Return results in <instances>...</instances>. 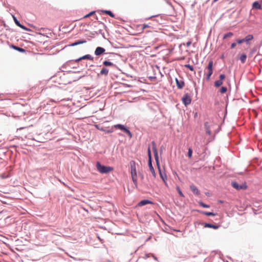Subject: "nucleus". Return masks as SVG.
Returning a JSON list of instances; mask_svg holds the SVG:
<instances>
[{
  "label": "nucleus",
  "mask_w": 262,
  "mask_h": 262,
  "mask_svg": "<svg viewBox=\"0 0 262 262\" xmlns=\"http://www.w3.org/2000/svg\"><path fill=\"white\" fill-rule=\"evenodd\" d=\"M245 42V40H244V39H238L237 40V42L238 43V44H241L243 42Z\"/></svg>",
  "instance_id": "38"
},
{
  "label": "nucleus",
  "mask_w": 262,
  "mask_h": 262,
  "mask_svg": "<svg viewBox=\"0 0 262 262\" xmlns=\"http://www.w3.org/2000/svg\"><path fill=\"white\" fill-rule=\"evenodd\" d=\"M158 169L159 171V173H160L161 178L163 181L165 185L167 186V183H166L167 176H166V173L164 172H162L160 167L159 168H158Z\"/></svg>",
  "instance_id": "9"
},
{
  "label": "nucleus",
  "mask_w": 262,
  "mask_h": 262,
  "mask_svg": "<svg viewBox=\"0 0 262 262\" xmlns=\"http://www.w3.org/2000/svg\"><path fill=\"white\" fill-rule=\"evenodd\" d=\"M199 204L201 206H202L203 208H209L210 207L209 205L205 204L202 202H200Z\"/></svg>",
  "instance_id": "31"
},
{
  "label": "nucleus",
  "mask_w": 262,
  "mask_h": 262,
  "mask_svg": "<svg viewBox=\"0 0 262 262\" xmlns=\"http://www.w3.org/2000/svg\"><path fill=\"white\" fill-rule=\"evenodd\" d=\"M176 189H177L178 192L180 194V195L182 197H184V195L183 193H182V192L181 191L180 187L179 186H177Z\"/></svg>",
  "instance_id": "32"
},
{
  "label": "nucleus",
  "mask_w": 262,
  "mask_h": 262,
  "mask_svg": "<svg viewBox=\"0 0 262 262\" xmlns=\"http://www.w3.org/2000/svg\"><path fill=\"white\" fill-rule=\"evenodd\" d=\"M205 227L211 228L214 229H217L219 228V226L216 225H214L209 223H206L204 225Z\"/></svg>",
  "instance_id": "17"
},
{
  "label": "nucleus",
  "mask_w": 262,
  "mask_h": 262,
  "mask_svg": "<svg viewBox=\"0 0 262 262\" xmlns=\"http://www.w3.org/2000/svg\"><path fill=\"white\" fill-rule=\"evenodd\" d=\"M246 58L247 56L245 54H242L240 57V60L243 63L245 62Z\"/></svg>",
  "instance_id": "27"
},
{
  "label": "nucleus",
  "mask_w": 262,
  "mask_h": 262,
  "mask_svg": "<svg viewBox=\"0 0 262 262\" xmlns=\"http://www.w3.org/2000/svg\"><path fill=\"white\" fill-rule=\"evenodd\" d=\"M108 73V70L106 68H103L100 72V74L102 75L107 76Z\"/></svg>",
  "instance_id": "16"
},
{
  "label": "nucleus",
  "mask_w": 262,
  "mask_h": 262,
  "mask_svg": "<svg viewBox=\"0 0 262 262\" xmlns=\"http://www.w3.org/2000/svg\"><path fill=\"white\" fill-rule=\"evenodd\" d=\"M223 84V81L221 80H218L215 81L214 85L215 86L218 88Z\"/></svg>",
  "instance_id": "25"
},
{
  "label": "nucleus",
  "mask_w": 262,
  "mask_h": 262,
  "mask_svg": "<svg viewBox=\"0 0 262 262\" xmlns=\"http://www.w3.org/2000/svg\"><path fill=\"white\" fill-rule=\"evenodd\" d=\"M83 59H88V60L93 61L94 58L91 55L87 54V55H84V56L79 58L77 59H76L75 61L77 62H79Z\"/></svg>",
  "instance_id": "8"
},
{
  "label": "nucleus",
  "mask_w": 262,
  "mask_h": 262,
  "mask_svg": "<svg viewBox=\"0 0 262 262\" xmlns=\"http://www.w3.org/2000/svg\"><path fill=\"white\" fill-rule=\"evenodd\" d=\"M192 150L191 148H189L188 151V156L189 158H191L192 157Z\"/></svg>",
  "instance_id": "33"
},
{
  "label": "nucleus",
  "mask_w": 262,
  "mask_h": 262,
  "mask_svg": "<svg viewBox=\"0 0 262 262\" xmlns=\"http://www.w3.org/2000/svg\"><path fill=\"white\" fill-rule=\"evenodd\" d=\"M148 165H149V170H150V171L151 172V173H152V176H153L154 177H156V173H155V171L154 168V167H152V164H151V160H149V163H148Z\"/></svg>",
  "instance_id": "15"
},
{
  "label": "nucleus",
  "mask_w": 262,
  "mask_h": 262,
  "mask_svg": "<svg viewBox=\"0 0 262 262\" xmlns=\"http://www.w3.org/2000/svg\"><path fill=\"white\" fill-rule=\"evenodd\" d=\"M201 213L206 215L207 216H215L216 215V213L210 212H206V211H201Z\"/></svg>",
  "instance_id": "23"
},
{
  "label": "nucleus",
  "mask_w": 262,
  "mask_h": 262,
  "mask_svg": "<svg viewBox=\"0 0 262 262\" xmlns=\"http://www.w3.org/2000/svg\"><path fill=\"white\" fill-rule=\"evenodd\" d=\"M137 27H141V32H143L145 28H148L149 26L147 24H144L143 25H138Z\"/></svg>",
  "instance_id": "28"
},
{
  "label": "nucleus",
  "mask_w": 262,
  "mask_h": 262,
  "mask_svg": "<svg viewBox=\"0 0 262 262\" xmlns=\"http://www.w3.org/2000/svg\"><path fill=\"white\" fill-rule=\"evenodd\" d=\"M213 61L211 60L209 61L208 67H207V70L208 72L206 74V80L207 81H209L210 79V77L212 75L213 73Z\"/></svg>",
  "instance_id": "3"
},
{
  "label": "nucleus",
  "mask_w": 262,
  "mask_h": 262,
  "mask_svg": "<svg viewBox=\"0 0 262 262\" xmlns=\"http://www.w3.org/2000/svg\"><path fill=\"white\" fill-rule=\"evenodd\" d=\"M130 164L132 179L135 185L137 187V174L136 168V163L134 161H132Z\"/></svg>",
  "instance_id": "1"
},
{
  "label": "nucleus",
  "mask_w": 262,
  "mask_h": 262,
  "mask_svg": "<svg viewBox=\"0 0 262 262\" xmlns=\"http://www.w3.org/2000/svg\"><path fill=\"white\" fill-rule=\"evenodd\" d=\"M86 42V41L85 40H78V41L73 43L71 45V46H77V45H78L84 43Z\"/></svg>",
  "instance_id": "21"
},
{
  "label": "nucleus",
  "mask_w": 262,
  "mask_h": 262,
  "mask_svg": "<svg viewBox=\"0 0 262 262\" xmlns=\"http://www.w3.org/2000/svg\"><path fill=\"white\" fill-rule=\"evenodd\" d=\"M103 64L105 67H114L115 66L113 62L107 60L103 61Z\"/></svg>",
  "instance_id": "19"
},
{
  "label": "nucleus",
  "mask_w": 262,
  "mask_h": 262,
  "mask_svg": "<svg viewBox=\"0 0 262 262\" xmlns=\"http://www.w3.org/2000/svg\"><path fill=\"white\" fill-rule=\"evenodd\" d=\"M176 81L177 83V85L179 89H182L184 86V82L182 80H178L177 79H176Z\"/></svg>",
  "instance_id": "13"
},
{
  "label": "nucleus",
  "mask_w": 262,
  "mask_h": 262,
  "mask_svg": "<svg viewBox=\"0 0 262 262\" xmlns=\"http://www.w3.org/2000/svg\"><path fill=\"white\" fill-rule=\"evenodd\" d=\"M14 21H15L16 25L17 26L19 27L20 28L23 29L25 30H27V29L25 26H24L23 25H22L20 24V23L17 20V19L15 17L14 18Z\"/></svg>",
  "instance_id": "18"
},
{
  "label": "nucleus",
  "mask_w": 262,
  "mask_h": 262,
  "mask_svg": "<svg viewBox=\"0 0 262 262\" xmlns=\"http://www.w3.org/2000/svg\"><path fill=\"white\" fill-rule=\"evenodd\" d=\"M253 8L257 9H261V5L258 2H255L252 4Z\"/></svg>",
  "instance_id": "20"
},
{
  "label": "nucleus",
  "mask_w": 262,
  "mask_h": 262,
  "mask_svg": "<svg viewBox=\"0 0 262 262\" xmlns=\"http://www.w3.org/2000/svg\"><path fill=\"white\" fill-rule=\"evenodd\" d=\"M105 50L103 48L98 47L96 48V49L95 51V54L96 56H99V55L103 54L105 52Z\"/></svg>",
  "instance_id": "11"
},
{
  "label": "nucleus",
  "mask_w": 262,
  "mask_h": 262,
  "mask_svg": "<svg viewBox=\"0 0 262 262\" xmlns=\"http://www.w3.org/2000/svg\"><path fill=\"white\" fill-rule=\"evenodd\" d=\"M212 125L211 124H209V123L207 122H205L204 124V127L206 130V133L209 135H211V131L210 129L212 127Z\"/></svg>",
  "instance_id": "10"
},
{
  "label": "nucleus",
  "mask_w": 262,
  "mask_h": 262,
  "mask_svg": "<svg viewBox=\"0 0 262 262\" xmlns=\"http://www.w3.org/2000/svg\"><path fill=\"white\" fill-rule=\"evenodd\" d=\"M96 166L98 171L101 173H107L113 170V167L102 165L99 162L96 163Z\"/></svg>",
  "instance_id": "2"
},
{
  "label": "nucleus",
  "mask_w": 262,
  "mask_h": 262,
  "mask_svg": "<svg viewBox=\"0 0 262 262\" xmlns=\"http://www.w3.org/2000/svg\"><path fill=\"white\" fill-rule=\"evenodd\" d=\"M94 13H95V11H92V12H90V13L85 15L84 16V18L88 17L92 15Z\"/></svg>",
  "instance_id": "36"
},
{
  "label": "nucleus",
  "mask_w": 262,
  "mask_h": 262,
  "mask_svg": "<svg viewBox=\"0 0 262 262\" xmlns=\"http://www.w3.org/2000/svg\"><path fill=\"white\" fill-rule=\"evenodd\" d=\"M114 126L115 128L119 129L124 131L128 135L130 138H132L133 136L132 133L127 128H125L123 125L118 124L115 125Z\"/></svg>",
  "instance_id": "5"
},
{
  "label": "nucleus",
  "mask_w": 262,
  "mask_h": 262,
  "mask_svg": "<svg viewBox=\"0 0 262 262\" xmlns=\"http://www.w3.org/2000/svg\"><path fill=\"white\" fill-rule=\"evenodd\" d=\"M191 44V41H188L187 43H186V46L187 47H189Z\"/></svg>",
  "instance_id": "40"
},
{
  "label": "nucleus",
  "mask_w": 262,
  "mask_h": 262,
  "mask_svg": "<svg viewBox=\"0 0 262 262\" xmlns=\"http://www.w3.org/2000/svg\"><path fill=\"white\" fill-rule=\"evenodd\" d=\"M227 89L226 87L222 86L221 88L220 92L221 94H224L227 92Z\"/></svg>",
  "instance_id": "30"
},
{
  "label": "nucleus",
  "mask_w": 262,
  "mask_h": 262,
  "mask_svg": "<svg viewBox=\"0 0 262 262\" xmlns=\"http://www.w3.org/2000/svg\"><path fill=\"white\" fill-rule=\"evenodd\" d=\"M222 58H224V55H223L222 56Z\"/></svg>",
  "instance_id": "42"
},
{
  "label": "nucleus",
  "mask_w": 262,
  "mask_h": 262,
  "mask_svg": "<svg viewBox=\"0 0 262 262\" xmlns=\"http://www.w3.org/2000/svg\"><path fill=\"white\" fill-rule=\"evenodd\" d=\"M148 204H152V202L148 200H142L141 201H140L138 205H139V206H141L145 205Z\"/></svg>",
  "instance_id": "14"
},
{
  "label": "nucleus",
  "mask_w": 262,
  "mask_h": 262,
  "mask_svg": "<svg viewBox=\"0 0 262 262\" xmlns=\"http://www.w3.org/2000/svg\"><path fill=\"white\" fill-rule=\"evenodd\" d=\"M236 43L233 42L231 45V49H233V48H234L236 47Z\"/></svg>",
  "instance_id": "39"
},
{
  "label": "nucleus",
  "mask_w": 262,
  "mask_h": 262,
  "mask_svg": "<svg viewBox=\"0 0 262 262\" xmlns=\"http://www.w3.org/2000/svg\"><path fill=\"white\" fill-rule=\"evenodd\" d=\"M182 101L185 105L187 106V105L190 104L191 102V99L188 94H185L183 96Z\"/></svg>",
  "instance_id": "6"
},
{
  "label": "nucleus",
  "mask_w": 262,
  "mask_h": 262,
  "mask_svg": "<svg viewBox=\"0 0 262 262\" xmlns=\"http://www.w3.org/2000/svg\"><path fill=\"white\" fill-rule=\"evenodd\" d=\"M219 0H213V2L215 3V2H216L217 1H218Z\"/></svg>",
  "instance_id": "41"
},
{
  "label": "nucleus",
  "mask_w": 262,
  "mask_h": 262,
  "mask_svg": "<svg viewBox=\"0 0 262 262\" xmlns=\"http://www.w3.org/2000/svg\"><path fill=\"white\" fill-rule=\"evenodd\" d=\"M148 158H149V160H151V151H150V149L149 147H148Z\"/></svg>",
  "instance_id": "35"
},
{
  "label": "nucleus",
  "mask_w": 262,
  "mask_h": 262,
  "mask_svg": "<svg viewBox=\"0 0 262 262\" xmlns=\"http://www.w3.org/2000/svg\"><path fill=\"white\" fill-rule=\"evenodd\" d=\"M233 33L232 32H228L225 34H224L223 36V39H226L228 37H230L233 36Z\"/></svg>",
  "instance_id": "29"
},
{
  "label": "nucleus",
  "mask_w": 262,
  "mask_h": 262,
  "mask_svg": "<svg viewBox=\"0 0 262 262\" xmlns=\"http://www.w3.org/2000/svg\"><path fill=\"white\" fill-rule=\"evenodd\" d=\"M225 75H224V74H221V75H220V80H222V81H223V80H224V79H225Z\"/></svg>",
  "instance_id": "37"
},
{
  "label": "nucleus",
  "mask_w": 262,
  "mask_h": 262,
  "mask_svg": "<svg viewBox=\"0 0 262 262\" xmlns=\"http://www.w3.org/2000/svg\"><path fill=\"white\" fill-rule=\"evenodd\" d=\"M253 38V36L252 35H247L244 39L245 42H248L249 41L252 40Z\"/></svg>",
  "instance_id": "22"
},
{
  "label": "nucleus",
  "mask_w": 262,
  "mask_h": 262,
  "mask_svg": "<svg viewBox=\"0 0 262 262\" xmlns=\"http://www.w3.org/2000/svg\"><path fill=\"white\" fill-rule=\"evenodd\" d=\"M190 189L192 191V192L195 194V195H199L200 194V190L198 189V188L192 185L190 186Z\"/></svg>",
  "instance_id": "12"
},
{
  "label": "nucleus",
  "mask_w": 262,
  "mask_h": 262,
  "mask_svg": "<svg viewBox=\"0 0 262 262\" xmlns=\"http://www.w3.org/2000/svg\"><path fill=\"white\" fill-rule=\"evenodd\" d=\"M102 12L105 13V14H106L108 15H110L111 17H115V15L113 13V12L110 10H103L102 11Z\"/></svg>",
  "instance_id": "24"
},
{
  "label": "nucleus",
  "mask_w": 262,
  "mask_h": 262,
  "mask_svg": "<svg viewBox=\"0 0 262 262\" xmlns=\"http://www.w3.org/2000/svg\"><path fill=\"white\" fill-rule=\"evenodd\" d=\"M12 47L15 49L16 50H17L20 52H25V49H23V48H21L20 47H16V46H12Z\"/></svg>",
  "instance_id": "26"
},
{
  "label": "nucleus",
  "mask_w": 262,
  "mask_h": 262,
  "mask_svg": "<svg viewBox=\"0 0 262 262\" xmlns=\"http://www.w3.org/2000/svg\"><path fill=\"white\" fill-rule=\"evenodd\" d=\"M232 186L233 188L237 190L240 189H246L247 188V186L245 184H243L239 185L237 182H232Z\"/></svg>",
  "instance_id": "7"
},
{
  "label": "nucleus",
  "mask_w": 262,
  "mask_h": 262,
  "mask_svg": "<svg viewBox=\"0 0 262 262\" xmlns=\"http://www.w3.org/2000/svg\"><path fill=\"white\" fill-rule=\"evenodd\" d=\"M185 67L189 69L191 71H194V68H193V66H192L190 65V64H186V65H185Z\"/></svg>",
  "instance_id": "34"
},
{
  "label": "nucleus",
  "mask_w": 262,
  "mask_h": 262,
  "mask_svg": "<svg viewBox=\"0 0 262 262\" xmlns=\"http://www.w3.org/2000/svg\"><path fill=\"white\" fill-rule=\"evenodd\" d=\"M152 150L154 154V157L156 161V164L157 165L158 168L160 167L159 161V157L158 150L156 147V143L154 141L152 142Z\"/></svg>",
  "instance_id": "4"
}]
</instances>
